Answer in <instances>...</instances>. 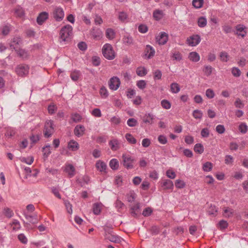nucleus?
<instances>
[{"instance_id":"obj_1","label":"nucleus","mask_w":248,"mask_h":248,"mask_svg":"<svg viewBox=\"0 0 248 248\" xmlns=\"http://www.w3.org/2000/svg\"><path fill=\"white\" fill-rule=\"evenodd\" d=\"M72 30V27L70 25H66L62 28L60 31V38L62 41L67 42L71 39Z\"/></svg>"},{"instance_id":"obj_2","label":"nucleus","mask_w":248,"mask_h":248,"mask_svg":"<svg viewBox=\"0 0 248 248\" xmlns=\"http://www.w3.org/2000/svg\"><path fill=\"white\" fill-rule=\"evenodd\" d=\"M122 163L123 166L127 170H131L134 168L136 160L134 157L131 155L123 154L122 156Z\"/></svg>"},{"instance_id":"obj_3","label":"nucleus","mask_w":248,"mask_h":248,"mask_svg":"<svg viewBox=\"0 0 248 248\" xmlns=\"http://www.w3.org/2000/svg\"><path fill=\"white\" fill-rule=\"evenodd\" d=\"M102 51L104 57L108 60H112L115 57L113 48L109 44H105L103 46Z\"/></svg>"},{"instance_id":"obj_4","label":"nucleus","mask_w":248,"mask_h":248,"mask_svg":"<svg viewBox=\"0 0 248 248\" xmlns=\"http://www.w3.org/2000/svg\"><path fill=\"white\" fill-rule=\"evenodd\" d=\"M54 130V122L51 120H47L45 124L43 133L45 137L49 138L53 134Z\"/></svg>"},{"instance_id":"obj_5","label":"nucleus","mask_w":248,"mask_h":248,"mask_svg":"<svg viewBox=\"0 0 248 248\" xmlns=\"http://www.w3.org/2000/svg\"><path fill=\"white\" fill-rule=\"evenodd\" d=\"M39 171L32 173V171H21L20 173L18 171V175L20 177L23 179H27L29 182L34 183L36 181Z\"/></svg>"},{"instance_id":"obj_6","label":"nucleus","mask_w":248,"mask_h":248,"mask_svg":"<svg viewBox=\"0 0 248 248\" xmlns=\"http://www.w3.org/2000/svg\"><path fill=\"white\" fill-rule=\"evenodd\" d=\"M106 232L105 239H107L111 242L119 243L121 241L122 238L117 235L112 233V232L111 230L109 229L107 230H105Z\"/></svg>"},{"instance_id":"obj_7","label":"nucleus","mask_w":248,"mask_h":248,"mask_svg":"<svg viewBox=\"0 0 248 248\" xmlns=\"http://www.w3.org/2000/svg\"><path fill=\"white\" fill-rule=\"evenodd\" d=\"M23 41L19 36H15L11 40L9 46L10 48L12 50H16L20 48V46L22 44Z\"/></svg>"},{"instance_id":"obj_8","label":"nucleus","mask_w":248,"mask_h":248,"mask_svg":"<svg viewBox=\"0 0 248 248\" xmlns=\"http://www.w3.org/2000/svg\"><path fill=\"white\" fill-rule=\"evenodd\" d=\"M29 67L26 64H19L16 68V74L19 76H24L29 73Z\"/></svg>"},{"instance_id":"obj_9","label":"nucleus","mask_w":248,"mask_h":248,"mask_svg":"<svg viewBox=\"0 0 248 248\" xmlns=\"http://www.w3.org/2000/svg\"><path fill=\"white\" fill-rule=\"evenodd\" d=\"M64 16L63 9L61 7H56L53 11V16L57 21H62Z\"/></svg>"},{"instance_id":"obj_10","label":"nucleus","mask_w":248,"mask_h":248,"mask_svg":"<svg viewBox=\"0 0 248 248\" xmlns=\"http://www.w3.org/2000/svg\"><path fill=\"white\" fill-rule=\"evenodd\" d=\"M121 84L120 79L117 77L111 78L108 82L109 88L113 91H116L119 87Z\"/></svg>"},{"instance_id":"obj_11","label":"nucleus","mask_w":248,"mask_h":248,"mask_svg":"<svg viewBox=\"0 0 248 248\" xmlns=\"http://www.w3.org/2000/svg\"><path fill=\"white\" fill-rule=\"evenodd\" d=\"M201 41V38L199 35H193L187 38V43L190 46H194L198 45Z\"/></svg>"},{"instance_id":"obj_12","label":"nucleus","mask_w":248,"mask_h":248,"mask_svg":"<svg viewBox=\"0 0 248 248\" xmlns=\"http://www.w3.org/2000/svg\"><path fill=\"white\" fill-rule=\"evenodd\" d=\"M168 34L165 32H160L158 35L156 37V41L159 45H164L168 41Z\"/></svg>"},{"instance_id":"obj_13","label":"nucleus","mask_w":248,"mask_h":248,"mask_svg":"<svg viewBox=\"0 0 248 248\" xmlns=\"http://www.w3.org/2000/svg\"><path fill=\"white\" fill-rule=\"evenodd\" d=\"M48 13L46 12H42L40 13L36 19L38 24L42 25L48 18Z\"/></svg>"},{"instance_id":"obj_14","label":"nucleus","mask_w":248,"mask_h":248,"mask_svg":"<svg viewBox=\"0 0 248 248\" xmlns=\"http://www.w3.org/2000/svg\"><path fill=\"white\" fill-rule=\"evenodd\" d=\"M108 145L113 151H116L120 148V142L116 139H113L108 142Z\"/></svg>"},{"instance_id":"obj_15","label":"nucleus","mask_w":248,"mask_h":248,"mask_svg":"<svg viewBox=\"0 0 248 248\" xmlns=\"http://www.w3.org/2000/svg\"><path fill=\"white\" fill-rule=\"evenodd\" d=\"M144 53L145 57L148 59H150L154 56L155 50L151 46L148 45L146 46Z\"/></svg>"},{"instance_id":"obj_16","label":"nucleus","mask_w":248,"mask_h":248,"mask_svg":"<svg viewBox=\"0 0 248 248\" xmlns=\"http://www.w3.org/2000/svg\"><path fill=\"white\" fill-rule=\"evenodd\" d=\"M17 56L23 60H27L29 58V54L28 51L24 49L19 48L15 50Z\"/></svg>"},{"instance_id":"obj_17","label":"nucleus","mask_w":248,"mask_h":248,"mask_svg":"<svg viewBox=\"0 0 248 248\" xmlns=\"http://www.w3.org/2000/svg\"><path fill=\"white\" fill-rule=\"evenodd\" d=\"M85 131V127L82 125H77L74 128V134L78 137H80L83 135Z\"/></svg>"},{"instance_id":"obj_18","label":"nucleus","mask_w":248,"mask_h":248,"mask_svg":"<svg viewBox=\"0 0 248 248\" xmlns=\"http://www.w3.org/2000/svg\"><path fill=\"white\" fill-rule=\"evenodd\" d=\"M161 185L165 189H172L174 186L173 182L169 179L162 180Z\"/></svg>"},{"instance_id":"obj_19","label":"nucleus","mask_w":248,"mask_h":248,"mask_svg":"<svg viewBox=\"0 0 248 248\" xmlns=\"http://www.w3.org/2000/svg\"><path fill=\"white\" fill-rule=\"evenodd\" d=\"M91 35L96 40H99L102 38V32L98 28H93L91 31Z\"/></svg>"},{"instance_id":"obj_20","label":"nucleus","mask_w":248,"mask_h":248,"mask_svg":"<svg viewBox=\"0 0 248 248\" xmlns=\"http://www.w3.org/2000/svg\"><path fill=\"white\" fill-rule=\"evenodd\" d=\"M163 16L164 14L162 10L156 9L153 12V16L154 18L156 21H159L161 19Z\"/></svg>"},{"instance_id":"obj_21","label":"nucleus","mask_w":248,"mask_h":248,"mask_svg":"<svg viewBox=\"0 0 248 248\" xmlns=\"http://www.w3.org/2000/svg\"><path fill=\"white\" fill-rule=\"evenodd\" d=\"M11 30V26L10 24H7L3 26L0 29V34L3 36L7 35Z\"/></svg>"},{"instance_id":"obj_22","label":"nucleus","mask_w":248,"mask_h":248,"mask_svg":"<svg viewBox=\"0 0 248 248\" xmlns=\"http://www.w3.org/2000/svg\"><path fill=\"white\" fill-rule=\"evenodd\" d=\"M14 13L16 16L20 18H22L25 16V11L20 6H17L15 8Z\"/></svg>"},{"instance_id":"obj_23","label":"nucleus","mask_w":248,"mask_h":248,"mask_svg":"<svg viewBox=\"0 0 248 248\" xmlns=\"http://www.w3.org/2000/svg\"><path fill=\"white\" fill-rule=\"evenodd\" d=\"M102 204L101 203L96 202L93 205V212L94 214L98 215L100 214Z\"/></svg>"},{"instance_id":"obj_24","label":"nucleus","mask_w":248,"mask_h":248,"mask_svg":"<svg viewBox=\"0 0 248 248\" xmlns=\"http://www.w3.org/2000/svg\"><path fill=\"white\" fill-rule=\"evenodd\" d=\"M140 209V204L137 203L135 205L132 206L130 208L131 214L135 217H138V213L139 212Z\"/></svg>"},{"instance_id":"obj_25","label":"nucleus","mask_w":248,"mask_h":248,"mask_svg":"<svg viewBox=\"0 0 248 248\" xmlns=\"http://www.w3.org/2000/svg\"><path fill=\"white\" fill-rule=\"evenodd\" d=\"M68 147L70 150L75 151L78 149L79 144L74 140H71L68 143Z\"/></svg>"},{"instance_id":"obj_26","label":"nucleus","mask_w":248,"mask_h":248,"mask_svg":"<svg viewBox=\"0 0 248 248\" xmlns=\"http://www.w3.org/2000/svg\"><path fill=\"white\" fill-rule=\"evenodd\" d=\"M109 165L113 170H115L118 169L119 162L117 159L113 158L110 160Z\"/></svg>"},{"instance_id":"obj_27","label":"nucleus","mask_w":248,"mask_h":248,"mask_svg":"<svg viewBox=\"0 0 248 248\" xmlns=\"http://www.w3.org/2000/svg\"><path fill=\"white\" fill-rule=\"evenodd\" d=\"M123 43L126 46H130L133 44V39L130 35H125L123 38Z\"/></svg>"},{"instance_id":"obj_28","label":"nucleus","mask_w":248,"mask_h":248,"mask_svg":"<svg viewBox=\"0 0 248 248\" xmlns=\"http://www.w3.org/2000/svg\"><path fill=\"white\" fill-rule=\"evenodd\" d=\"M95 167L98 170H106L107 164L104 161L98 160L96 162Z\"/></svg>"},{"instance_id":"obj_29","label":"nucleus","mask_w":248,"mask_h":248,"mask_svg":"<svg viewBox=\"0 0 248 248\" xmlns=\"http://www.w3.org/2000/svg\"><path fill=\"white\" fill-rule=\"evenodd\" d=\"M155 118V116L151 113L146 114L143 119V122L146 124H152L153 123V120Z\"/></svg>"},{"instance_id":"obj_30","label":"nucleus","mask_w":248,"mask_h":248,"mask_svg":"<svg viewBox=\"0 0 248 248\" xmlns=\"http://www.w3.org/2000/svg\"><path fill=\"white\" fill-rule=\"evenodd\" d=\"M188 58L190 61L193 62H197L200 60V57L198 53L191 52L189 54Z\"/></svg>"},{"instance_id":"obj_31","label":"nucleus","mask_w":248,"mask_h":248,"mask_svg":"<svg viewBox=\"0 0 248 248\" xmlns=\"http://www.w3.org/2000/svg\"><path fill=\"white\" fill-rule=\"evenodd\" d=\"M42 152L44 153V157L45 158H47L51 154L50 145L49 144L46 145L45 146L42 148Z\"/></svg>"},{"instance_id":"obj_32","label":"nucleus","mask_w":248,"mask_h":248,"mask_svg":"<svg viewBox=\"0 0 248 248\" xmlns=\"http://www.w3.org/2000/svg\"><path fill=\"white\" fill-rule=\"evenodd\" d=\"M197 24L199 27L204 28L207 25L206 18L204 16H201L198 19Z\"/></svg>"},{"instance_id":"obj_33","label":"nucleus","mask_w":248,"mask_h":248,"mask_svg":"<svg viewBox=\"0 0 248 248\" xmlns=\"http://www.w3.org/2000/svg\"><path fill=\"white\" fill-rule=\"evenodd\" d=\"M136 73L140 77H143L147 74V71L144 67H139L136 69Z\"/></svg>"},{"instance_id":"obj_34","label":"nucleus","mask_w":248,"mask_h":248,"mask_svg":"<svg viewBox=\"0 0 248 248\" xmlns=\"http://www.w3.org/2000/svg\"><path fill=\"white\" fill-rule=\"evenodd\" d=\"M115 33L112 29L108 28L106 31V36L107 38L110 40L113 39L115 37Z\"/></svg>"},{"instance_id":"obj_35","label":"nucleus","mask_w":248,"mask_h":248,"mask_svg":"<svg viewBox=\"0 0 248 248\" xmlns=\"http://www.w3.org/2000/svg\"><path fill=\"white\" fill-rule=\"evenodd\" d=\"M25 217L30 223H31L32 224H36L38 222V219L37 218V216H31V215H28L27 214H25Z\"/></svg>"},{"instance_id":"obj_36","label":"nucleus","mask_w":248,"mask_h":248,"mask_svg":"<svg viewBox=\"0 0 248 248\" xmlns=\"http://www.w3.org/2000/svg\"><path fill=\"white\" fill-rule=\"evenodd\" d=\"M170 91L174 93H177L180 91L179 84L177 83H172L170 84Z\"/></svg>"},{"instance_id":"obj_37","label":"nucleus","mask_w":248,"mask_h":248,"mask_svg":"<svg viewBox=\"0 0 248 248\" xmlns=\"http://www.w3.org/2000/svg\"><path fill=\"white\" fill-rule=\"evenodd\" d=\"M136 198V195L133 191H130L126 194L127 200L129 202H132L135 201Z\"/></svg>"},{"instance_id":"obj_38","label":"nucleus","mask_w":248,"mask_h":248,"mask_svg":"<svg viewBox=\"0 0 248 248\" xmlns=\"http://www.w3.org/2000/svg\"><path fill=\"white\" fill-rule=\"evenodd\" d=\"M213 70L214 68L211 66L205 65L203 69V72L207 77H209L211 75Z\"/></svg>"},{"instance_id":"obj_39","label":"nucleus","mask_w":248,"mask_h":248,"mask_svg":"<svg viewBox=\"0 0 248 248\" xmlns=\"http://www.w3.org/2000/svg\"><path fill=\"white\" fill-rule=\"evenodd\" d=\"M194 150L196 153L201 154L204 151V148L201 143H197L194 147Z\"/></svg>"},{"instance_id":"obj_40","label":"nucleus","mask_w":248,"mask_h":248,"mask_svg":"<svg viewBox=\"0 0 248 248\" xmlns=\"http://www.w3.org/2000/svg\"><path fill=\"white\" fill-rule=\"evenodd\" d=\"M125 138L127 141L130 144H135L137 142V140L131 134H126Z\"/></svg>"},{"instance_id":"obj_41","label":"nucleus","mask_w":248,"mask_h":248,"mask_svg":"<svg viewBox=\"0 0 248 248\" xmlns=\"http://www.w3.org/2000/svg\"><path fill=\"white\" fill-rule=\"evenodd\" d=\"M204 2V0H193L192 5L196 9H199L202 7Z\"/></svg>"},{"instance_id":"obj_42","label":"nucleus","mask_w":248,"mask_h":248,"mask_svg":"<svg viewBox=\"0 0 248 248\" xmlns=\"http://www.w3.org/2000/svg\"><path fill=\"white\" fill-rule=\"evenodd\" d=\"M3 214L6 217L11 218L14 216V212L10 208L5 207L3 209Z\"/></svg>"},{"instance_id":"obj_43","label":"nucleus","mask_w":248,"mask_h":248,"mask_svg":"<svg viewBox=\"0 0 248 248\" xmlns=\"http://www.w3.org/2000/svg\"><path fill=\"white\" fill-rule=\"evenodd\" d=\"M150 232L153 235H157L160 232V228L156 225H153L151 227Z\"/></svg>"},{"instance_id":"obj_44","label":"nucleus","mask_w":248,"mask_h":248,"mask_svg":"<svg viewBox=\"0 0 248 248\" xmlns=\"http://www.w3.org/2000/svg\"><path fill=\"white\" fill-rule=\"evenodd\" d=\"M219 56L221 61L223 62H227L230 57V56L225 51L221 52L220 53Z\"/></svg>"},{"instance_id":"obj_45","label":"nucleus","mask_w":248,"mask_h":248,"mask_svg":"<svg viewBox=\"0 0 248 248\" xmlns=\"http://www.w3.org/2000/svg\"><path fill=\"white\" fill-rule=\"evenodd\" d=\"M233 210L229 207H226L224 210V216L226 217H230L233 215Z\"/></svg>"},{"instance_id":"obj_46","label":"nucleus","mask_w":248,"mask_h":248,"mask_svg":"<svg viewBox=\"0 0 248 248\" xmlns=\"http://www.w3.org/2000/svg\"><path fill=\"white\" fill-rule=\"evenodd\" d=\"M238 129L242 134H245L248 131V126L246 123H242L239 125Z\"/></svg>"},{"instance_id":"obj_47","label":"nucleus","mask_w":248,"mask_h":248,"mask_svg":"<svg viewBox=\"0 0 248 248\" xmlns=\"http://www.w3.org/2000/svg\"><path fill=\"white\" fill-rule=\"evenodd\" d=\"M171 58L173 59V60L177 61H180L182 59V55L178 51H174L172 52Z\"/></svg>"},{"instance_id":"obj_48","label":"nucleus","mask_w":248,"mask_h":248,"mask_svg":"<svg viewBox=\"0 0 248 248\" xmlns=\"http://www.w3.org/2000/svg\"><path fill=\"white\" fill-rule=\"evenodd\" d=\"M127 124L130 127H134L138 125V122L135 118H129L127 121Z\"/></svg>"},{"instance_id":"obj_49","label":"nucleus","mask_w":248,"mask_h":248,"mask_svg":"<svg viewBox=\"0 0 248 248\" xmlns=\"http://www.w3.org/2000/svg\"><path fill=\"white\" fill-rule=\"evenodd\" d=\"M175 186L176 188L181 189L185 186L186 183L181 180L177 179L175 182Z\"/></svg>"},{"instance_id":"obj_50","label":"nucleus","mask_w":248,"mask_h":248,"mask_svg":"<svg viewBox=\"0 0 248 248\" xmlns=\"http://www.w3.org/2000/svg\"><path fill=\"white\" fill-rule=\"evenodd\" d=\"M161 106L165 109H168L171 107V103L167 100L163 99L161 102Z\"/></svg>"},{"instance_id":"obj_51","label":"nucleus","mask_w":248,"mask_h":248,"mask_svg":"<svg viewBox=\"0 0 248 248\" xmlns=\"http://www.w3.org/2000/svg\"><path fill=\"white\" fill-rule=\"evenodd\" d=\"M136 85L139 89L143 90L146 88L147 84L145 80H140L137 81Z\"/></svg>"},{"instance_id":"obj_52","label":"nucleus","mask_w":248,"mask_h":248,"mask_svg":"<svg viewBox=\"0 0 248 248\" xmlns=\"http://www.w3.org/2000/svg\"><path fill=\"white\" fill-rule=\"evenodd\" d=\"M234 105L236 108H244L245 105L243 101L241 100L239 98H237L234 103Z\"/></svg>"},{"instance_id":"obj_53","label":"nucleus","mask_w":248,"mask_h":248,"mask_svg":"<svg viewBox=\"0 0 248 248\" xmlns=\"http://www.w3.org/2000/svg\"><path fill=\"white\" fill-rule=\"evenodd\" d=\"M192 114L194 118L197 119H200L202 117V112L199 109L194 110Z\"/></svg>"},{"instance_id":"obj_54","label":"nucleus","mask_w":248,"mask_h":248,"mask_svg":"<svg viewBox=\"0 0 248 248\" xmlns=\"http://www.w3.org/2000/svg\"><path fill=\"white\" fill-rule=\"evenodd\" d=\"M213 164L210 162H206L203 164V170H211L213 168Z\"/></svg>"},{"instance_id":"obj_55","label":"nucleus","mask_w":248,"mask_h":248,"mask_svg":"<svg viewBox=\"0 0 248 248\" xmlns=\"http://www.w3.org/2000/svg\"><path fill=\"white\" fill-rule=\"evenodd\" d=\"M16 134V130L13 128H9L7 130L5 134V136L6 137L12 138Z\"/></svg>"},{"instance_id":"obj_56","label":"nucleus","mask_w":248,"mask_h":248,"mask_svg":"<svg viewBox=\"0 0 248 248\" xmlns=\"http://www.w3.org/2000/svg\"><path fill=\"white\" fill-rule=\"evenodd\" d=\"M100 94L102 98H106L108 95V92L107 89L104 86H102L100 88Z\"/></svg>"},{"instance_id":"obj_57","label":"nucleus","mask_w":248,"mask_h":248,"mask_svg":"<svg viewBox=\"0 0 248 248\" xmlns=\"http://www.w3.org/2000/svg\"><path fill=\"white\" fill-rule=\"evenodd\" d=\"M154 78L155 80H159L161 79L162 72L160 70H156L154 71Z\"/></svg>"},{"instance_id":"obj_58","label":"nucleus","mask_w":248,"mask_h":248,"mask_svg":"<svg viewBox=\"0 0 248 248\" xmlns=\"http://www.w3.org/2000/svg\"><path fill=\"white\" fill-rule=\"evenodd\" d=\"M79 77V72L78 71H75L71 73L70 78L71 79L76 81H77Z\"/></svg>"},{"instance_id":"obj_59","label":"nucleus","mask_w":248,"mask_h":248,"mask_svg":"<svg viewBox=\"0 0 248 248\" xmlns=\"http://www.w3.org/2000/svg\"><path fill=\"white\" fill-rule=\"evenodd\" d=\"M232 73L235 77H239L241 75V71L237 67H233L232 69Z\"/></svg>"},{"instance_id":"obj_60","label":"nucleus","mask_w":248,"mask_h":248,"mask_svg":"<svg viewBox=\"0 0 248 248\" xmlns=\"http://www.w3.org/2000/svg\"><path fill=\"white\" fill-rule=\"evenodd\" d=\"M153 212V210L151 207H147L145 208L142 212V215L144 217L150 216Z\"/></svg>"},{"instance_id":"obj_61","label":"nucleus","mask_w":248,"mask_h":248,"mask_svg":"<svg viewBox=\"0 0 248 248\" xmlns=\"http://www.w3.org/2000/svg\"><path fill=\"white\" fill-rule=\"evenodd\" d=\"M124 204L119 199H117L115 202V206L116 208L118 209L119 212L122 209L124 206Z\"/></svg>"},{"instance_id":"obj_62","label":"nucleus","mask_w":248,"mask_h":248,"mask_svg":"<svg viewBox=\"0 0 248 248\" xmlns=\"http://www.w3.org/2000/svg\"><path fill=\"white\" fill-rule=\"evenodd\" d=\"M127 15L125 12H121L119 14L118 18L122 22H124L127 19Z\"/></svg>"},{"instance_id":"obj_63","label":"nucleus","mask_w":248,"mask_h":248,"mask_svg":"<svg viewBox=\"0 0 248 248\" xmlns=\"http://www.w3.org/2000/svg\"><path fill=\"white\" fill-rule=\"evenodd\" d=\"M17 238L22 243L24 244H26L27 243L28 239L23 233H20L18 234Z\"/></svg>"},{"instance_id":"obj_64","label":"nucleus","mask_w":248,"mask_h":248,"mask_svg":"<svg viewBox=\"0 0 248 248\" xmlns=\"http://www.w3.org/2000/svg\"><path fill=\"white\" fill-rule=\"evenodd\" d=\"M148 28L147 26L144 24H140L138 27V31L139 32L144 33L147 32Z\"/></svg>"}]
</instances>
